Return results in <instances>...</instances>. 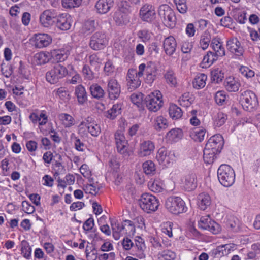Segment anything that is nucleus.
I'll use <instances>...</instances> for the list:
<instances>
[{"mask_svg":"<svg viewBox=\"0 0 260 260\" xmlns=\"http://www.w3.org/2000/svg\"><path fill=\"white\" fill-rule=\"evenodd\" d=\"M68 74V71L66 67L56 64L46 74V80L51 84H55L65 77Z\"/></svg>","mask_w":260,"mask_h":260,"instance_id":"0eeeda50","label":"nucleus"},{"mask_svg":"<svg viewBox=\"0 0 260 260\" xmlns=\"http://www.w3.org/2000/svg\"><path fill=\"white\" fill-rule=\"evenodd\" d=\"M218 153V152L213 151V150L208 148L205 145L203 154V159L205 162L208 164L212 163L216 157V154Z\"/></svg>","mask_w":260,"mask_h":260,"instance_id":"e433bc0d","label":"nucleus"},{"mask_svg":"<svg viewBox=\"0 0 260 260\" xmlns=\"http://www.w3.org/2000/svg\"><path fill=\"white\" fill-rule=\"evenodd\" d=\"M148 186L154 192H162L164 189V183L159 178L150 180L148 183Z\"/></svg>","mask_w":260,"mask_h":260,"instance_id":"473e14b6","label":"nucleus"},{"mask_svg":"<svg viewBox=\"0 0 260 260\" xmlns=\"http://www.w3.org/2000/svg\"><path fill=\"white\" fill-rule=\"evenodd\" d=\"M206 146L208 148L212 149L214 151L220 152L223 146V139L222 136L220 134H217L211 137Z\"/></svg>","mask_w":260,"mask_h":260,"instance_id":"aec40b11","label":"nucleus"},{"mask_svg":"<svg viewBox=\"0 0 260 260\" xmlns=\"http://www.w3.org/2000/svg\"><path fill=\"white\" fill-rule=\"evenodd\" d=\"M95 29V21L93 20H88L85 22L83 30L84 33L89 34Z\"/></svg>","mask_w":260,"mask_h":260,"instance_id":"774afa93","label":"nucleus"},{"mask_svg":"<svg viewBox=\"0 0 260 260\" xmlns=\"http://www.w3.org/2000/svg\"><path fill=\"white\" fill-rule=\"evenodd\" d=\"M57 16L54 10H46L40 16V22L43 27H49L53 25Z\"/></svg>","mask_w":260,"mask_h":260,"instance_id":"ddd939ff","label":"nucleus"},{"mask_svg":"<svg viewBox=\"0 0 260 260\" xmlns=\"http://www.w3.org/2000/svg\"><path fill=\"white\" fill-rule=\"evenodd\" d=\"M72 21L71 16L67 13L59 15L56 19V27L62 30H69L71 26Z\"/></svg>","mask_w":260,"mask_h":260,"instance_id":"412c9836","label":"nucleus"},{"mask_svg":"<svg viewBox=\"0 0 260 260\" xmlns=\"http://www.w3.org/2000/svg\"><path fill=\"white\" fill-rule=\"evenodd\" d=\"M75 94L79 104H83L87 101V92L82 85H78L76 87Z\"/></svg>","mask_w":260,"mask_h":260,"instance_id":"72a5a7b5","label":"nucleus"},{"mask_svg":"<svg viewBox=\"0 0 260 260\" xmlns=\"http://www.w3.org/2000/svg\"><path fill=\"white\" fill-rule=\"evenodd\" d=\"M137 238V239H135V240L133 248L136 249L138 252V253L136 254L137 256L140 258H142L145 257L143 253L145 248V244L143 239L141 237H138Z\"/></svg>","mask_w":260,"mask_h":260,"instance_id":"4c0bfd02","label":"nucleus"},{"mask_svg":"<svg viewBox=\"0 0 260 260\" xmlns=\"http://www.w3.org/2000/svg\"><path fill=\"white\" fill-rule=\"evenodd\" d=\"M162 95L159 90H155L147 95L144 101L147 109L152 112H157L163 105Z\"/></svg>","mask_w":260,"mask_h":260,"instance_id":"423d86ee","label":"nucleus"},{"mask_svg":"<svg viewBox=\"0 0 260 260\" xmlns=\"http://www.w3.org/2000/svg\"><path fill=\"white\" fill-rule=\"evenodd\" d=\"M200 228L210 231L214 234H218L221 230L220 225L212 220L209 215L202 216L199 221Z\"/></svg>","mask_w":260,"mask_h":260,"instance_id":"9b49d317","label":"nucleus"},{"mask_svg":"<svg viewBox=\"0 0 260 260\" xmlns=\"http://www.w3.org/2000/svg\"><path fill=\"white\" fill-rule=\"evenodd\" d=\"M107 91L109 97L111 100H116L121 93V86L117 80L110 78L108 81Z\"/></svg>","mask_w":260,"mask_h":260,"instance_id":"f3484780","label":"nucleus"},{"mask_svg":"<svg viewBox=\"0 0 260 260\" xmlns=\"http://www.w3.org/2000/svg\"><path fill=\"white\" fill-rule=\"evenodd\" d=\"M111 225L113 231V236L115 240H118L124 235L123 222L119 223L116 220L111 221Z\"/></svg>","mask_w":260,"mask_h":260,"instance_id":"cd10ccee","label":"nucleus"},{"mask_svg":"<svg viewBox=\"0 0 260 260\" xmlns=\"http://www.w3.org/2000/svg\"><path fill=\"white\" fill-rule=\"evenodd\" d=\"M228 228L231 231L237 233L241 230L242 223L236 217L230 216L226 222Z\"/></svg>","mask_w":260,"mask_h":260,"instance_id":"7c9ffc66","label":"nucleus"},{"mask_svg":"<svg viewBox=\"0 0 260 260\" xmlns=\"http://www.w3.org/2000/svg\"><path fill=\"white\" fill-rule=\"evenodd\" d=\"M144 172L147 175H153L156 171L154 163L150 160H147L142 165Z\"/></svg>","mask_w":260,"mask_h":260,"instance_id":"8fccbe9b","label":"nucleus"},{"mask_svg":"<svg viewBox=\"0 0 260 260\" xmlns=\"http://www.w3.org/2000/svg\"><path fill=\"white\" fill-rule=\"evenodd\" d=\"M29 119L34 124L38 123L40 126L44 125L48 122V116L44 110L41 111L39 114L31 113L29 116Z\"/></svg>","mask_w":260,"mask_h":260,"instance_id":"4be33fe9","label":"nucleus"},{"mask_svg":"<svg viewBox=\"0 0 260 260\" xmlns=\"http://www.w3.org/2000/svg\"><path fill=\"white\" fill-rule=\"evenodd\" d=\"M183 184L184 189L187 191L195 189L197 186V177L194 173H189L184 176Z\"/></svg>","mask_w":260,"mask_h":260,"instance_id":"b1692460","label":"nucleus"},{"mask_svg":"<svg viewBox=\"0 0 260 260\" xmlns=\"http://www.w3.org/2000/svg\"><path fill=\"white\" fill-rule=\"evenodd\" d=\"M59 120L62 124L66 128H69L74 125L75 123L74 118L70 115L66 113L60 114L58 116Z\"/></svg>","mask_w":260,"mask_h":260,"instance_id":"c9c22d12","label":"nucleus"},{"mask_svg":"<svg viewBox=\"0 0 260 260\" xmlns=\"http://www.w3.org/2000/svg\"><path fill=\"white\" fill-rule=\"evenodd\" d=\"M154 127L157 131L165 129L168 127L167 120L162 116H158L154 120Z\"/></svg>","mask_w":260,"mask_h":260,"instance_id":"a18cd8bd","label":"nucleus"},{"mask_svg":"<svg viewBox=\"0 0 260 260\" xmlns=\"http://www.w3.org/2000/svg\"><path fill=\"white\" fill-rule=\"evenodd\" d=\"M164 77L166 82L171 86H175L177 85V81L176 75L172 69H169L166 71Z\"/></svg>","mask_w":260,"mask_h":260,"instance_id":"37998d69","label":"nucleus"},{"mask_svg":"<svg viewBox=\"0 0 260 260\" xmlns=\"http://www.w3.org/2000/svg\"><path fill=\"white\" fill-rule=\"evenodd\" d=\"M211 198L207 193H200L197 197V205L201 210L207 209L211 206Z\"/></svg>","mask_w":260,"mask_h":260,"instance_id":"393cba45","label":"nucleus"},{"mask_svg":"<svg viewBox=\"0 0 260 260\" xmlns=\"http://www.w3.org/2000/svg\"><path fill=\"white\" fill-rule=\"evenodd\" d=\"M139 204L143 211L149 213L157 210L159 203L154 196L145 193L142 194L139 200Z\"/></svg>","mask_w":260,"mask_h":260,"instance_id":"39448f33","label":"nucleus"},{"mask_svg":"<svg viewBox=\"0 0 260 260\" xmlns=\"http://www.w3.org/2000/svg\"><path fill=\"white\" fill-rule=\"evenodd\" d=\"M90 93L93 98L100 99L103 98L105 94L104 90L97 84H93L90 87Z\"/></svg>","mask_w":260,"mask_h":260,"instance_id":"a19ab883","label":"nucleus"},{"mask_svg":"<svg viewBox=\"0 0 260 260\" xmlns=\"http://www.w3.org/2000/svg\"><path fill=\"white\" fill-rule=\"evenodd\" d=\"M174 153L168 151L166 148L161 147L158 149L156 158L160 164L164 166L169 165L174 160Z\"/></svg>","mask_w":260,"mask_h":260,"instance_id":"dca6fc26","label":"nucleus"},{"mask_svg":"<svg viewBox=\"0 0 260 260\" xmlns=\"http://www.w3.org/2000/svg\"><path fill=\"white\" fill-rule=\"evenodd\" d=\"M108 42L104 33L96 32L91 36L89 46L94 50H100L103 49L107 45Z\"/></svg>","mask_w":260,"mask_h":260,"instance_id":"9d476101","label":"nucleus"},{"mask_svg":"<svg viewBox=\"0 0 260 260\" xmlns=\"http://www.w3.org/2000/svg\"><path fill=\"white\" fill-rule=\"evenodd\" d=\"M114 5L113 0H98L95 5L96 12L101 14H106Z\"/></svg>","mask_w":260,"mask_h":260,"instance_id":"a878e982","label":"nucleus"},{"mask_svg":"<svg viewBox=\"0 0 260 260\" xmlns=\"http://www.w3.org/2000/svg\"><path fill=\"white\" fill-rule=\"evenodd\" d=\"M207 76L203 73L198 74L194 79L192 84L194 88L200 89L203 88L206 85Z\"/></svg>","mask_w":260,"mask_h":260,"instance_id":"58836bf2","label":"nucleus"},{"mask_svg":"<svg viewBox=\"0 0 260 260\" xmlns=\"http://www.w3.org/2000/svg\"><path fill=\"white\" fill-rule=\"evenodd\" d=\"M158 14L164 24L169 28H173L176 23L174 11L166 4L161 5L158 9Z\"/></svg>","mask_w":260,"mask_h":260,"instance_id":"20e7f679","label":"nucleus"},{"mask_svg":"<svg viewBox=\"0 0 260 260\" xmlns=\"http://www.w3.org/2000/svg\"><path fill=\"white\" fill-rule=\"evenodd\" d=\"M182 136L180 129H172L167 134V138L171 141L176 142L180 139Z\"/></svg>","mask_w":260,"mask_h":260,"instance_id":"3c124183","label":"nucleus"},{"mask_svg":"<svg viewBox=\"0 0 260 260\" xmlns=\"http://www.w3.org/2000/svg\"><path fill=\"white\" fill-rule=\"evenodd\" d=\"M176 47V41L173 36L165 38L163 42V48L166 54L172 55L175 52Z\"/></svg>","mask_w":260,"mask_h":260,"instance_id":"bb28decb","label":"nucleus"},{"mask_svg":"<svg viewBox=\"0 0 260 260\" xmlns=\"http://www.w3.org/2000/svg\"><path fill=\"white\" fill-rule=\"evenodd\" d=\"M216 103L219 105H223L225 103L226 95L223 91H217L214 96Z\"/></svg>","mask_w":260,"mask_h":260,"instance_id":"0e129e2a","label":"nucleus"},{"mask_svg":"<svg viewBox=\"0 0 260 260\" xmlns=\"http://www.w3.org/2000/svg\"><path fill=\"white\" fill-rule=\"evenodd\" d=\"M82 0H62V6L64 8H75L79 7Z\"/></svg>","mask_w":260,"mask_h":260,"instance_id":"69168bd1","label":"nucleus"},{"mask_svg":"<svg viewBox=\"0 0 260 260\" xmlns=\"http://www.w3.org/2000/svg\"><path fill=\"white\" fill-rule=\"evenodd\" d=\"M198 111L192 110L188 112V116L190 118V123L193 126L199 125L201 123L200 120L197 117Z\"/></svg>","mask_w":260,"mask_h":260,"instance_id":"338daca9","label":"nucleus"},{"mask_svg":"<svg viewBox=\"0 0 260 260\" xmlns=\"http://www.w3.org/2000/svg\"><path fill=\"white\" fill-rule=\"evenodd\" d=\"M227 119V116L222 112H219L215 117L214 120V125L216 127H220L223 125Z\"/></svg>","mask_w":260,"mask_h":260,"instance_id":"e2e57ef3","label":"nucleus"},{"mask_svg":"<svg viewBox=\"0 0 260 260\" xmlns=\"http://www.w3.org/2000/svg\"><path fill=\"white\" fill-rule=\"evenodd\" d=\"M141 77L142 76L139 74V71H137L136 69H129L126 76L128 89L131 90V91H133L139 87L141 83V81L140 79Z\"/></svg>","mask_w":260,"mask_h":260,"instance_id":"f8f14e48","label":"nucleus"},{"mask_svg":"<svg viewBox=\"0 0 260 260\" xmlns=\"http://www.w3.org/2000/svg\"><path fill=\"white\" fill-rule=\"evenodd\" d=\"M226 47L228 50L236 57H240L243 55L244 48L236 38H233L228 40Z\"/></svg>","mask_w":260,"mask_h":260,"instance_id":"4468645a","label":"nucleus"},{"mask_svg":"<svg viewBox=\"0 0 260 260\" xmlns=\"http://www.w3.org/2000/svg\"><path fill=\"white\" fill-rule=\"evenodd\" d=\"M224 78L223 74L219 69H215L211 72V80L215 83L221 82Z\"/></svg>","mask_w":260,"mask_h":260,"instance_id":"bf43d9fd","label":"nucleus"},{"mask_svg":"<svg viewBox=\"0 0 260 260\" xmlns=\"http://www.w3.org/2000/svg\"><path fill=\"white\" fill-rule=\"evenodd\" d=\"M155 150V144L150 140H145L140 144L138 155L140 157L148 156L153 154Z\"/></svg>","mask_w":260,"mask_h":260,"instance_id":"a211bd4d","label":"nucleus"},{"mask_svg":"<svg viewBox=\"0 0 260 260\" xmlns=\"http://www.w3.org/2000/svg\"><path fill=\"white\" fill-rule=\"evenodd\" d=\"M89 184L84 185L83 186V190L86 193H89L92 195L95 196L100 190V188L97 187L96 185L94 183H92V179H89Z\"/></svg>","mask_w":260,"mask_h":260,"instance_id":"09e8293b","label":"nucleus"},{"mask_svg":"<svg viewBox=\"0 0 260 260\" xmlns=\"http://www.w3.org/2000/svg\"><path fill=\"white\" fill-rule=\"evenodd\" d=\"M230 250L229 245H222L215 249L213 250V253L215 256L219 257L229 254Z\"/></svg>","mask_w":260,"mask_h":260,"instance_id":"13d9d810","label":"nucleus"},{"mask_svg":"<svg viewBox=\"0 0 260 260\" xmlns=\"http://www.w3.org/2000/svg\"><path fill=\"white\" fill-rule=\"evenodd\" d=\"M122 107V104L121 103L114 104L113 107L107 111L106 117L111 119H114L118 115L121 113Z\"/></svg>","mask_w":260,"mask_h":260,"instance_id":"79ce46f5","label":"nucleus"},{"mask_svg":"<svg viewBox=\"0 0 260 260\" xmlns=\"http://www.w3.org/2000/svg\"><path fill=\"white\" fill-rule=\"evenodd\" d=\"M217 56L214 53L209 51L203 59V68H207L212 64L217 59Z\"/></svg>","mask_w":260,"mask_h":260,"instance_id":"c03bdc74","label":"nucleus"},{"mask_svg":"<svg viewBox=\"0 0 260 260\" xmlns=\"http://www.w3.org/2000/svg\"><path fill=\"white\" fill-rule=\"evenodd\" d=\"M217 177L220 184L224 187H230L235 182V171L231 166L226 164H222L219 167Z\"/></svg>","mask_w":260,"mask_h":260,"instance_id":"f257e3e1","label":"nucleus"},{"mask_svg":"<svg viewBox=\"0 0 260 260\" xmlns=\"http://www.w3.org/2000/svg\"><path fill=\"white\" fill-rule=\"evenodd\" d=\"M71 49L70 45H65L61 48L53 50L51 53V56L57 62L63 61L68 57Z\"/></svg>","mask_w":260,"mask_h":260,"instance_id":"6ab92c4d","label":"nucleus"},{"mask_svg":"<svg viewBox=\"0 0 260 260\" xmlns=\"http://www.w3.org/2000/svg\"><path fill=\"white\" fill-rule=\"evenodd\" d=\"M114 20L117 25H125L130 21L129 14L116 11L114 14Z\"/></svg>","mask_w":260,"mask_h":260,"instance_id":"f704fd0d","label":"nucleus"},{"mask_svg":"<svg viewBox=\"0 0 260 260\" xmlns=\"http://www.w3.org/2000/svg\"><path fill=\"white\" fill-rule=\"evenodd\" d=\"M139 74L142 76L146 74H155L156 68L154 63L149 62L147 63H141L139 66Z\"/></svg>","mask_w":260,"mask_h":260,"instance_id":"c85d7f7f","label":"nucleus"},{"mask_svg":"<svg viewBox=\"0 0 260 260\" xmlns=\"http://www.w3.org/2000/svg\"><path fill=\"white\" fill-rule=\"evenodd\" d=\"M205 134V128H195L190 133V136L195 141L202 142L204 139Z\"/></svg>","mask_w":260,"mask_h":260,"instance_id":"ea45409f","label":"nucleus"},{"mask_svg":"<svg viewBox=\"0 0 260 260\" xmlns=\"http://www.w3.org/2000/svg\"><path fill=\"white\" fill-rule=\"evenodd\" d=\"M21 254L25 258L30 259L31 255V249L28 243L25 240H23L21 243Z\"/></svg>","mask_w":260,"mask_h":260,"instance_id":"6e6d98bb","label":"nucleus"},{"mask_svg":"<svg viewBox=\"0 0 260 260\" xmlns=\"http://www.w3.org/2000/svg\"><path fill=\"white\" fill-rule=\"evenodd\" d=\"M240 101L244 109L251 111L256 108L258 102L255 94L250 90H246L241 92Z\"/></svg>","mask_w":260,"mask_h":260,"instance_id":"6e6552de","label":"nucleus"},{"mask_svg":"<svg viewBox=\"0 0 260 260\" xmlns=\"http://www.w3.org/2000/svg\"><path fill=\"white\" fill-rule=\"evenodd\" d=\"M157 257L159 260H174L176 255L173 251L166 250L159 252Z\"/></svg>","mask_w":260,"mask_h":260,"instance_id":"864d4df0","label":"nucleus"},{"mask_svg":"<svg viewBox=\"0 0 260 260\" xmlns=\"http://www.w3.org/2000/svg\"><path fill=\"white\" fill-rule=\"evenodd\" d=\"M165 207L171 213L179 214L186 212L187 207L184 201L179 197H170L165 201Z\"/></svg>","mask_w":260,"mask_h":260,"instance_id":"f03ea898","label":"nucleus"},{"mask_svg":"<svg viewBox=\"0 0 260 260\" xmlns=\"http://www.w3.org/2000/svg\"><path fill=\"white\" fill-rule=\"evenodd\" d=\"M49 60L48 54L41 52L36 53L34 56V61L37 64H44Z\"/></svg>","mask_w":260,"mask_h":260,"instance_id":"de8ad7c7","label":"nucleus"},{"mask_svg":"<svg viewBox=\"0 0 260 260\" xmlns=\"http://www.w3.org/2000/svg\"><path fill=\"white\" fill-rule=\"evenodd\" d=\"M211 35L208 31H205L201 36L200 41V45L203 49H206L209 46V43L211 42Z\"/></svg>","mask_w":260,"mask_h":260,"instance_id":"603ef678","label":"nucleus"},{"mask_svg":"<svg viewBox=\"0 0 260 260\" xmlns=\"http://www.w3.org/2000/svg\"><path fill=\"white\" fill-rule=\"evenodd\" d=\"M189 92L184 93L178 99L180 105L183 107H189L193 102V99Z\"/></svg>","mask_w":260,"mask_h":260,"instance_id":"5fc2aeb1","label":"nucleus"},{"mask_svg":"<svg viewBox=\"0 0 260 260\" xmlns=\"http://www.w3.org/2000/svg\"><path fill=\"white\" fill-rule=\"evenodd\" d=\"M156 12L154 7L150 4L144 5L140 10V16L144 21L151 22L155 18Z\"/></svg>","mask_w":260,"mask_h":260,"instance_id":"2eb2a0df","label":"nucleus"},{"mask_svg":"<svg viewBox=\"0 0 260 260\" xmlns=\"http://www.w3.org/2000/svg\"><path fill=\"white\" fill-rule=\"evenodd\" d=\"M79 133L87 132L94 137H98L101 133L100 125L91 117H87L82 120L78 126Z\"/></svg>","mask_w":260,"mask_h":260,"instance_id":"7ed1b4c3","label":"nucleus"},{"mask_svg":"<svg viewBox=\"0 0 260 260\" xmlns=\"http://www.w3.org/2000/svg\"><path fill=\"white\" fill-rule=\"evenodd\" d=\"M124 235H133L135 233V228L133 222L129 220L123 222Z\"/></svg>","mask_w":260,"mask_h":260,"instance_id":"4d7b16f0","label":"nucleus"},{"mask_svg":"<svg viewBox=\"0 0 260 260\" xmlns=\"http://www.w3.org/2000/svg\"><path fill=\"white\" fill-rule=\"evenodd\" d=\"M240 85L241 84L239 81L231 77L226 78L224 81L225 88L229 92L238 91Z\"/></svg>","mask_w":260,"mask_h":260,"instance_id":"2f4dec72","label":"nucleus"},{"mask_svg":"<svg viewBox=\"0 0 260 260\" xmlns=\"http://www.w3.org/2000/svg\"><path fill=\"white\" fill-rule=\"evenodd\" d=\"M211 46L217 56H223L225 55V49L219 38H214L211 40Z\"/></svg>","mask_w":260,"mask_h":260,"instance_id":"c756f323","label":"nucleus"},{"mask_svg":"<svg viewBox=\"0 0 260 260\" xmlns=\"http://www.w3.org/2000/svg\"><path fill=\"white\" fill-rule=\"evenodd\" d=\"M52 42L51 37L46 34H38L35 35V45L36 47L42 48L47 47Z\"/></svg>","mask_w":260,"mask_h":260,"instance_id":"5701e85b","label":"nucleus"},{"mask_svg":"<svg viewBox=\"0 0 260 260\" xmlns=\"http://www.w3.org/2000/svg\"><path fill=\"white\" fill-rule=\"evenodd\" d=\"M114 138L117 151L124 157H128L130 153L128 151V142L124 134L120 131H117L114 134Z\"/></svg>","mask_w":260,"mask_h":260,"instance_id":"1a4fd4ad","label":"nucleus"},{"mask_svg":"<svg viewBox=\"0 0 260 260\" xmlns=\"http://www.w3.org/2000/svg\"><path fill=\"white\" fill-rule=\"evenodd\" d=\"M143 98V95L140 92L134 93L130 96L131 102L136 105L138 108L142 107Z\"/></svg>","mask_w":260,"mask_h":260,"instance_id":"680f3d73","label":"nucleus"},{"mask_svg":"<svg viewBox=\"0 0 260 260\" xmlns=\"http://www.w3.org/2000/svg\"><path fill=\"white\" fill-rule=\"evenodd\" d=\"M169 112L170 116L173 119H178L182 116L181 109L175 104L170 105Z\"/></svg>","mask_w":260,"mask_h":260,"instance_id":"49530a36","label":"nucleus"},{"mask_svg":"<svg viewBox=\"0 0 260 260\" xmlns=\"http://www.w3.org/2000/svg\"><path fill=\"white\" fill-rule=\"evenodd\" d=\"M82 73L86 80H92L95 77V73L86 64L84 65L82 68Z\"/></svg>","mask_w":260,"mask_h":260,"instance_id":"052dcab7","label":"nucleus"}]
</instances>
